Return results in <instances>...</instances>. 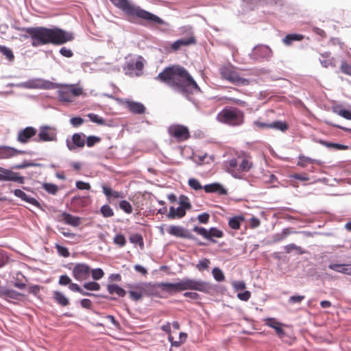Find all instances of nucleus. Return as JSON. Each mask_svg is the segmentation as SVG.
Segmentation results:
<instances>
[{
  "mask_svg": "<svg viewBox=\"0 0 351 351\" xmlns=\"http://www.w3.org/2000/svg\"><path fill=\"white\" fill-rule=\"evenodd\" d=\"M36 133L37 130L36 128L30 126L27 127L19 132L17 140L21 143H27L29 141L31 138L36 134Z\"/></svg>",
  "mask_w": 351,
  "mask_h": 351,
  "instance_id": "obj_14",
  "label": "nucleus"
},
{
  "mask_svg": "<svg viewBox=\"0 0 351 351\" xmlns=\"http://www.w3.org/2000/svg\"><path fill=\"white\" fill-rule=\"evenodd\" d=\"M0 52H1L2 54H3L10 61H12L14 58L12 51L5 46L0 45Z\"/></svg>",
  "mask_w": 351,
  "mask_h": 351,
  "instance_id": "obj_39",
  "label": "nucleus"
},
{
  "mask_svg": "<svg viewBox=\"0 0 351 351\" xmlns=\"http://www.w3.org/2000/svg\"><path fill=\"white\" fill-rule=\"evenodd\" d=\"M107 289L110 294L116 293L119 297H124L126 293L125 291L123 288L116 284L108 285Z\"/></svg>",
  "mask_w": 351,
  "mask_h": 351,
  "instance_id": "obj_30",
  "label": "nucleus"
},
{
  "mask_svg": "<svg viewBox=\"0 0 351 351\" xmlns=\"http://www.w3.org/2000/svg\"><path fill=\"white\" fill-rule=\"evenodd\" d=\"M252 167V163L247 159H241L240 163H239V174L241 172H246L250 170Z\"/></svg>",
  "mask_w": 351,
  "mask_h": 351,
  "instance_id": "obj_37",
  "label": "nucleus"
},
{
  "mask_svg": "<svg viewBox=\"0 0 351 351\" xmlns=\"http://www.w3.org/2000/svg\"><path fill=\"white\" fill-rule=\"evenodd\" d=\"M223 235V233L221 230L216 228H211L208 230V237H206V239L215 243L216 241L213 238H221Z\"/></svg>",
  "mask_w": 351,
  "mask_h": 351,
  "instance_id": "obj_31",
  "label": "nucleus"
},
{
  "mask_svg": "<svg viewBox=\"0 0 351 351\" xmlns=\"http://www.w3.org/2000/svg\"><path fill=\"white\" fill-rule=\"evenodd\" d=\"M178 40L180 41V44H181L182 46H188L195 43V38L193 36H191L188 38H180Z\"/></svg>",
  "mask_w": 351,
  "mask_h": 351,
  "instance_id": "obj_63",
  "label": "nucleus"
},
{
  "mask_svg": "<svg viewBox=\"0 0 351 351\" xmlns=\"http://www.w3.org/2000/svg\"><path fill=\"white\" fill-rule=\"evenodd\" d=\"M168 232L173 236L180 238L189 239L193 241H197V238L193 236L187 229L179 226H171Z\"/></svg>",
  "mask_w": 351,
  "mask_h": 351,
  "instance_id": "obj_13",
  "label": "nucleus"
},
{
  "mask_svg": "<svg viewBox=\"0 0 351 351\" xmlns=\"http://www.w3.org/2000/svg\"><path fill=\"white\" fill-rule=\"evenodd\" d=\"M17 30L29 33L31 36L32 46L38 47L48 44L63 45L73 40V33L58 27L47 28L45 27H15Z\"/></svg>",
  "mask_w": 351,
  "mask_h": 351,
  "instance_id": "obj_2",
  "label": "nucleus"
},
{
  "mask_svg": "<svg viewBox=\"0 0 351 351\" xmlns=\"http://www.w3.org/2000/svg\"><path fill=\"white\" fill-rule=\"evenodd\" d=\"M189 185L190 186L191 188L195 191L204 189V187H202V185L200 184L199 182L195 178L189 179Z\"/></svg>",
  "mask_w": 351,
  "mask_h": 351,
  "instance_id": "obj_56",
  "label": "nucleus"
},
{
  "mask_svg": "<svg viewBox=\"0 0 351 351\" xmlns=\"http://www.w3.org/2000/svg\"><path fill=\"white\" fill-rule=\"evenodd\" d=\"M101 141V138L96 136H89L86 138V145L88 147H93L96 143Z\"/></svg>",
  "mask_w": 351,
  "mask_h": 351,
  "instance_id": "obj_54",
  "label": "nucleus"
},
{
  "mask_svg": "<svg viewBox=\"0 0 351 351\" xmlns=\"http://www.w3.org/2000/svg\"><path fill=\"white\" fill-rule=\"evenodd\" d=\"M262 46H256L253 49L252 56L254 59H258L259 58H262Z\"/></svg>",
  "mask_w": 351,
  "mask_h": 351,
  "instance_id": "obj_60",
  "label": "nucleus"
},
{
  "mask_svg": "<svg viewBox=\"0 0 351 351\" xmlns=\"http://www.w3.org/2000/svg\"><path fill=\"white\" fill-rule=\"evenodd\" d=\"M318 143L329 149H334L336 150H347L348 149V145L327 142L326 141L319 140Z\"/></svg>",
  "mask_w": 351,
  "mask_h": 351,
  "instance_id": "obj_28",
  "label": "nucleus"
},
{
  "mask_svg": "<svg viewBox=\"0 0 351 351\" xmlns=\"http://www.w3.org/2000/svg\"><path fill=\"white\" fill-rule=\"evenodd\" d=\"M285 250L286 253H290L293 250H296L299 254H302L304 252L301 247L298 246L293 243L286 245L285 247Z\"/></svg>",
  "mask_w": 351,
  "mask_h": 351,
  "instance_id": "obj_46",
  "label": "nucleus"
},
{
  "mask_svg": "<svg viewBox=\"0 0 351 351\" xmlns=\"http://www.w3.org/2000/svg\"><path fill=\"white\" fill-rule=\"evenodd\" d=\"M168 132L169 134L178 141H185L190 137V133L189 129L182 125H171Z\"/></svg>",
  "mask_w": 351,
  "mask_h": 351,
  "instance_id": "obj_9",
  "label": "nucleus"
},
{
  "mask_svg": "<svg viewBox=\"0 0 351 351\" xmlns=\"http://www.w3.org/2000/svg\"><path fill=\"white\" fill-rule=\"evenodd\" d=\"M60 89L58 90V99L61 101H72L73 97H77L83 93L81 87L76 86L75 84H60Z\"/></svg>",
  "mask_w": 351,
  "mask_h": 351,
  "instance_id": "obj_6",
  "label": "nucleus"
},
{
  "mask_svg": "<svg viewBox=\"0 0 351 351\" xmlns=\"http://www.w3.org/2000/svg\"><path fill=\"white\" fill-rule=\"evenodd\" d=\"M221 77L234 84H246L247 80L241 77L231 66H224L220 69Z\"/></svg>",
  "mask_w": 351,
  "mask_h": 351,
  "instance_id": "obj_7",
  "label": "nucleus"
},
{
  "mask_svg": "<svg viewBox=\"0 0 351 351\" xmlns=\"http://www.w3.org/2000/svg\"><path fill=\"white\" fill-rule=\"evenodd\" d=\"M346 265L347 264H330L328 267L333 271L346 274Z\"/></svg>",
  "mask_w": 351,
  "mask_h": 351,
  "instance_id": "obj_41",
  "label": "nucleus"
},
{
  "mask_svg": "<svg viewBox=\"0 0 351 351\" xmlns=\"http://www.w3.org/2000/svg\"><path fill=\"white\" fill-rule=\"evenodd\" d=\"M144 64L141 60H136L135 62H130L128 67L130 69H136L137 71H141L143 69Z\"/></svg>",
  "mask_w": 351,
  "mask_h": 351,
  "instance_id": "obj_57",
  "label": "nucleus"
},
{
  "mask_svg": "<svg viewBox=\"0 0 351 351\" xmlns=\"http://www.w3.org/2000/svg\"><path fill=\"white\" fill-rule=\"evenodd\" d=\"M204 189L206 193H217L219 195L227 194V190L219 183L206 184L204 186Z\"/></svg>",
  "mask_w": 351,
  "mask_h": 351,
  "instance_id": "obj_19",
  "label": "nucleus"
},
{
  "mask_svg": "<svg viewBox=\"0 0 351 351\" xmlns=\"http://www.w3.org/2000/svg\"><path fill=\"white\" fill-rule=\"evenodd\" d=\"M39 84L40 86H39V88L41 89H55L57 88H59L60 86V84H56L48 80H44L42 79H40Z\"/></svg>",
  "mask_w": 351,
  "mask_h": 351,
  "instance_id": "obj_34",
  "label": "nucleus"
},
{
  "mask_svg": "<svg viewBox=\"0 0 351 351\" xmlns=\"http://www.w3.org/2000/svg\"><path fill=\"white\" fill-rule=\"evenodd\" d=\"M130 298L134 301H138L143 297L139 290L134 289L128 292Z\"/></svg>",
  "mask_w": 351,
  "mask_h": 351,
  "instance_id": "obj_55",
  "label": "nucleus"
},
{
  "mask_svg": "<svg viewBox=\"0 0 351 351\" xmlns=\"http://www.w3.org/2000/svg\"><path fill=\"white\" fill-rule=\"evenodd\" d=\"M43 186L50 194L55 195L58 192V186L56 184L45 183Z\"/></svg>",
  "mask_w": 351,
  "mask_h": 351,
  "instance_id": "obj_53",
  "label": "nucleus"
},
{
  "mask_svg": "<svg viewBox=\"0 0 351 351\" xmlns=\"http://www.w3.org/2000/svg\"><path fill=\"white\" fill-rule=\"evenodd\" d=\"M84 119L80 117H72L70 119V123L75 128H77L84 123Z\"/></svg>",
  "mask_w": 351,
  "mask_h": 351,
  "instance_id": "obj_58",
  "label": "nucleus"
},
{
  "mask_svg": "<svg viewBox=\"0 0 351 351\" xmlns=\"http://www.w3.org/2000/svg\"><path fill=\"white\" fill-rule=\"evenodd\" d=\"M90 273V268L85 263H77L73 269L74 278L79 281L86 280Z\"/></svg>",
  "mask_w": 351,
  "mask_h": 351,
  "instance_id": "obj_11",
  "label": "nucleus"
},
{
  "mask_svg": "<svg viewBox=\"0 0 351 351\" xmlns=\"http://www.w3.org/2000/svg\"><path fill=\"white\" fill-rule=\"evenodd\" d=\"M232 286L237 292L243 291L245 289V283L241 280H234L232 282Z\"/></svg>",
  "mask_w": 351,
  "mask_h": 351,
  "instance_id": "obj_45",
  "label": "nucleus"
},
{
  "mask_svg": "<svg viewBox=\"0 0 351 351\" xmlns=\"http://www.w3.org/2000/svg\"><path fill=\"white\" fill-rule=\"evenodd\" d=\"M304 295H292L289 298L288 302L291 304H300L304 299Z\"/></svg>",
  "mask_w": 351,
  "mask_h": 351,
  "instance_id": "obj_61",
  "label": "nucleus"
},
{
  "mask_svg": "<svg viewBox=\"0 0 351 351\" xmlns=\"http://www.w3.org/2000/svg\"><path fill=\"white\" fill-rule=\"evenodd\" d=\"M159 287L167 291H181L191 289L208 293L213 289V286L210 282L191 278H184L175 283L162 282L159 285Z\"/></svg>",
  "mask_w": 351,
  "mask_h": 351,
  "instance_id": "obj_4",
  "label": "nucleus"
},
{
  "mask_svg": "<svg viewBox=\"0 0 351 351\" xmlns=\"http://www.w3.org/2000/svg\"><path fill=\"white\" fill-rule=\"evenodd\" d=\"M83 287L89 291H99L100 285L96 282H86L83 285Z\"/></svg>",
  "mask_w": 351,
  "mask_h": 351,
  "instance_id": "obj_52",
  "label": "nucleus"
},
{
  "mask_svg": "<svg viewBox=\"0 0 351 351\" xmlns=\"http://www.w3.org/2000/svg\"><path fill=\"white\" fill-rule=\"evenodd\" d=\"M322 58L320 59V63L324 67L335 66V58L330 57L329 52H325L321 54Z\"/></svg>",
  "mask_w": 351,
  "mask_h": 351,
  "instance_id": "obj_25",
  "label": "nucleus"
},
{
  "mask_svg": "<svg viewBox=\"0 0 351 351\" xmlns=\"http://www.w3.org/2000/svg\"><path fill=\"white\" fill-rule=\"evenodd\" d=\"M313 163H317L319 164V161L313 159L306 156H300L299 157V161L298 162V165L302 167H305L307 164H313Z\"/></svg>",
  "mask_w": 351,
  "mask_h": 351,
  "instance_id": "obj_35",
  "label": "nucleus"
},
{
  "mask_svg": "<svg viewBox=\"0 0 351 351\" xmlns=\"http://www.w3.org/2000/svg\"><path fill=\"white\" fill-rule=\"evenodd\" d=\"M179 204L180 206L184 208V210L190 209L191 208V204L189 202V198L185 195H180L179 198Z\"/></svg>",
  "mask_w": 351,
  "mask_h": 351,
  "instance_id": "obj_42",
  "label": "nucleus"
},
{
  "mask_svg": "<svg viewBox=\"0 0 351 351\" xmlns=\"http://www.w3.org/2000/svg\"><path fill=\"white\" fill-rule=\"evenodd\" d=\"M85 134L83 133H75L72 136V139L70 141L67 139L66 141V146L70 151H74L77 147L82 148L84 147L86 141H85Z\"/></svg>",
  "mask_w": 351,
  "mask_h": 351,
  "instance_id": "obj_12",
  "label": "nucleus"
},
{
  "mask_svg": "<svg viewBox=\"0 0 351 351\" xmlns=\"http://www.w3.org/2000/svg\"><path fill=\"white\" fill-rule=\"evenodd\" d=\"M182 95L194 91H200L196 82L189 72L180 66H169L160 72L155 78Z\"/></svg>",
  "mask_w": 351,
  "mask_h": 351,
  "instance_id": "obj_1",
  "label": "nucleus"
},
{
  "mask_svg": "<svg viewBox=\"0 0 351 351\" xmlns=\"http://www.w3.org/2000/svg\"><path fill=\"white\" fill-rule=\"evenodd\" d=\"M265 324L271 328H273L275 330L276 333L279 337H281L285 335L284 330L282 328V324L277 322L276 319L271 318L267 319L265 320Z\"/></svg>",
  "mask_w": 351,
  "mask_h": 351,
  "instance_id": "obj_21",
  "label": "nucleus"
},
{
  "mask_svg": "<svg viewBox=\"0 0 351 351\" xmlns=\"http://www.w3.org/2000/svg\"><path fill=\"white\" fill-rule=\"evenodd\" d=\"M133 289L139 290L142 295H152L156 293V287L152 283L141 282L132 287Z\"/></svg>",
  "mask_w": 351,
  "mask_h": 351,
  "instance_id": "obj_15",
  "label": "nucleus"
},
{
  "mask_svg": "<svg viewBox=\"0 0 351 351\" xmlns=\"http://www.w3.org/2000/svg\"><path fill=\"white\" fill-rule=\"evenodd\" d=\"M40 79H33L28 80L25 82L19 83L15 85V86L18 88H39L40 84L39 82Z\"/></svg>",
  "mask_w": 351,
  "mask_h": 351,
  "instance_id": "obj_26",
  "label": "nucleus"
},
{
  "mask_svg": "<svg viewBox=\"0 0 351 351\" xmlns=\"http://www.w3.org/2000/svg\"><path fill=\"white\" fill-rule=\"evenodd\" d=\"M88 117L89 118L90 121L95 123L98 125H106V121L100 117L99 115L94 114V113H89L88 114Z\"/></svg>",
  "mask_w": 351,
  "mask_h": 351,
  "instance_id": "obj_38",
  "label": "nucleus"
},
{
  "mask_svg": "<svg viewBox=\"0 0 351 351\" xmlns=\"http://www.w3.org/2000/svg\"><path fill=\"white\" fill-rule=\"evenodd\" d=\"M23 295L14 289H6L5 299L20 300Z\"/></svg>",
  "mask_w": 351,
  "mask_h": 351,
  "instance_id": "obj_36",
  "label": "nucleus"
},
{
  "mask_svg": "<svg viewBox=\"0 0 351 351\" xmlns=\"http://www.w3.org/2000/svg\"><path fill=\"white\" fill-rule=\"evenodd\" d=\"M304 38V36L299 34H287L282 40L285 45H291L294 41H300Z\"/></svg>",
  "mask_w": 351,
  "mask_h": 351,
  "instance_id": "obj_27",
  "label": "nucleus"
},
{
  "mask_svg": "<svg viewBox=\"0 0 351 351\" xmlns=\"http://www.w3.org/2000/svg\"><path fill=\"white\" fill-rule=\"evenodd\" d=\"M210 263V262L208 258L202 259L196 265V268L200 271L206 270L208 269Z\"/></svg>",
  "mask_w": 351,
  "mask_h": 351,
  "instance_id": "obj_44",
  "label": "nucleus"
},
{
  "mask_svg": "<svg viewBox=\"0 0 351 351\" xmlns=\"http://www.w3.org/2000/svg\"><path fill=\"white\" fill-rule=\"evenodd\" d=\"M265 128L285 132L288 129V125L284 121H275L271 123H265Z\"/></svg>",
  "mask_w": 351,
  "mask_h": 351,
  "instance_id": "obj_24",
  "label": "nucleus"
},
{
  "mask_svg": "<svg viewBox=\"0 0 351 351\" xmlns=\"http://www.w3.org/2000/svg\"><path fill=\"white\" fill-rule=\"evenodd\" d=\"M193 230L197 232L198 234L202 236L205 239L208 237V230L206 229L205 228L195 226Z\"/></svg>",
  "mask_w": 351,
  "mask_h": 351,
  "instance_id": "obj_62",
  "label": "nucleus"
},
{
  "mask_svg": "<svg viewBox=\"0 0 351 351\" xmlns=\"http://www.w3.org/2000/svg\"><path fill=\"white\" fill-rule=\"evenodd\" d=\"M130 241L132 243L138 244L141 247L143 246V239L141 234H134L130 237Z\"/></svg>",
  "mask_w": 351,
  "mask_h": 351,
  "instance_id": "obj_49",
  "label": "nucleus"
},
{
  "mask_svg": "<svg viewBox=\"0 0 351 351\" xmlns=\"http://www.w3.org/2000/svg\"><path fill=\"white\" fill-rule=\"evenodd\" d=\"M38 141H56L57 140V130L51 126L44 125L39 128Z\"/></svg>",
  "mask_w": 351,
  "mask_h": 351,
  "instance_id": "obj_8",
  "label": "nucleus"
},
{
  "mask_svg": "<svg viewBox=\"0 0 351 351\" xmlns=\"http://www.w3.org/2000/svg\"><path fill=\"white\" fill-rule=\"evenodd\" d=\"M100 212L104 217H110L114 215L113 210L107 204L101 207Z\"/></svg>",
  "mask_w": 351,
  "mask_h": 351,
  "instance_id": "obj_40",
  "label": "nucleus"
},
{
  "mask_svg": "<svg viewBox=\"0 0 351 351\" xmlns=\"http://www.w3.org/2000/svg\"><path fill=\"white\" fill-rule=\"evenodd\" d=\"M212 274L217 282H222L225 278L223 271L218 267H215L212 271Z\"/></svg>",
  "mask_w": 351,
  "mask_h": 351,
  "instance_id": "obj_43",
  "label": "nucleus"
},
{
  "mask_svg": "<svg viewBox=\"0 0 351 351\" xmlns=\"http://www.w3.org/2000/svg\"><path fill=\"white\" fill-rule=\"evenodd\" d=\"M186 215V210L182 207H178L175 208L173 206L169 208V212L167 214V217L170 219H174L176 218H182Z\"/></svg>",
  "mask_w": 351,
  "mask_h": 351,
  "instance_id": "obj_23",
  "label": "nucleus"
},
{
  "mask_svg": "<svg viewBox=\"0 0 351 351\" xmlns=\"http://www.w3.org/2000/svg\"><path fill=\"white\" fill-rule=\"evenodd\" d=\"M19 153V151L11 147H3L0 149V156L1 158H10Z\"/></svg>",
  "mask_w": 351,
  "mask_h": 351,
  "instance_id": "obj_33",
  "label": "nucleus"
},
{
  "mask_svg": "<svg viewBox=\"0 0 351 351\" xmlns=\"http://www.w3.org/2000/svg\"><path fill=\"white\" fill-rule=\"evenodd\" d=\"M14 194L16 197L21 198L22 200H23L27 203H29L38 208L40 207V204L35 198L29 196L28 195H27L25 192L21 191V189H15L14 191Z\"/></svg>",
  "mask_w": 351,
  "mask_h": 351,
  "instance_id": "obj_18",
  "label": "nucleus"
},
{
  "mask_svg": "<svg viewBox=\"0 0 351 351\" xmlns=\"http://www.w3.org/2000/svg\"><path fill=\"white\" fill-rule=\"evenodd\" d=\"M119 208L128 214H130L132 212V205L129 202L126 200H121L119 202Z\"/></svg>",
  "mask_w": 351,
  "mask_h": 351,
  "instance_id": "obj_47",
  "label": "nucleus"
},
{
  "mask_svg": "<svg viewBox=\"0 0 351 351\" xmlns=\"http://www.w3.org/2000/svg\"><path fill=\"white\" fill-rule=\"evenodd\" d=\"M90 273L92 275V278L95 280H98L102 278L103 276H104V272L101 268L93 269L92 270L90 269Z\"/></svg>",
  "mask_w": 351,
  "mask_h": 351,
  "instance_id": "obj_50",
  "label": "nucleus"
},
{
  "mask_svg": "<svg viewBox=\"0 0 351 351\" xmlns=\"http://www.w3.org/2000/svg\"><path fill=\"white\" fill-rule=\"evenodd\" d=\"M53 298L56 302L61 306H66L69 304V299L60 291H54Z\"/></svg>",
  "mask_w": 351,
  "mask_h": 351,
  "instance_id": "obj_29",
  "label": "nucleus"
},
{
  "mask_svg": "<svg viewBox=\"0 0 351 351\" xmlns=\"http://www.w3.org/2000/svg\"><path fill=\"white\" fill-rule=\"evenodd\" d=\"M251 293L249 291H240L237 293V298L242 301H247L250 298Z\"/></svg>",
  "mask_w": 351,
  "mask_h": 351,
  "instance_id": "obj_64",
  "label": "nucleus"
},
{
  "mask_svg": "<svg viewBox=\"0 0 351 351\" xmlns=\"http://www.w3.org/2000/svg\"><path fill=\"white\" fill-rule=\"evenodd\" d=\"M217 120L230 125H239L243 122V113L237 108H227L217 114Z\"/></svg>",
  "mask_w": 351,
  "mask_h": 351,
  "instance_id": "obj_5",
  "label": "nucleus"
},
{
  "mask_svg": "<svg viewBox=\"0 0 351 351\" xmlns=\"http://www.w3.org/2000/svg\"><path fill=\"white\" fill-rule=\"evenodd\" d=\"M243 221L244 218L243 217L235 216L230 219L228 225L231 228L234 230H238L240 228L241 223L243 222Z\"/></svg>",
  "mask_w": 351,
  "mask_h": 351,
  "instance_id": "obj_32",
  "label": "nucleus"
},
{
  "mask_svg": "<svg viewBox=\"0 0 351 351\" xmlns=\"http://www.w3.org/2000/svg\"><path fill=\"white\" fill-rule=\"evenodd\" d=\"M62 219L65 223L73 227L78 226L81 222V219L80 217L73 216L72 215L67 213H63L62 214Z\"/></svg>",
  "mask_w": 351,
  "mask_h": 351,
  "instance_id": "obj_22",
  "label": "nucleus"
},
{
  "mask_svg": "<svg viewBox=\"0 0 351 351\" xmlns=\"http://www.w3.org/2000/svg\"><path fill=\"white\" fill-rule=\"evenodd\" d=\"M0 180L12 181L19 184H23L25 182V178L21 176L17 172H14L10 169H6L0 167Z\"/></svg>",
  "mask_w": 351,
  "mask_h": 351,
  "instance_id": "obj_10",
  "label": "nucleus"
},
{
  "mask_svg": "<svg viewBox=\"0 0 351 351\" xmlns=\"http://www.w3.org/2000/svg\"><path fill=\"white\" fill-rule=\"evenodd\" d=\"M292 232L289 228L284 229L281 232L278 233L275 235L274 240L276 241H280L285 239L288 235H289Z\"/></svg>",
  "mask_w": 351,
  "mask_h": 351,
  "instance_id": "obj_51",
  "label": "nucleus"
},
{
  "mask_svg": "<svg viewBox=\"0 0 351 351\" xmlns=\"http://www.w3.org/2000/svg\"><path fill=\"white\" fill-rule=\"evenodd\" d=\"M126 105L130 112L134 114H143L145 111V107L143 104L140 102L127 101Z\"/></svg>",
  "mask_w": 351,
  "mask_h": 351,
  "instance_id": "obj_20",
  "label": "nucleus"
},
{
  "mask_svg": "<svg viewBox=\"0 0 351 351\" xmlns=\"http://www.w3.org/2000/svg\"><path fill=\"white\" fill-rule=\"evenodd\" d=\"M117 8L122 10L129 16H136L148 23L162 25L164 21L158 16L147 11L132 3L129 0H110Z\"/></svg>",
  "mask_w": 351,
  "mask_h": 351,
  "instance_id": "obj_3",
  "label": "nucleus"
},
{
  "mask_svg": "<svg viewBox=\"0 0 351 351\" xmlns=\"http://www.w3.org/2000/svg\"><path fill=\"white\" fill-rule=\"evenodd\" d=\"M113 243L119 247H123L126 243L125 237L121 234H117L113 239Z\"/></svg>",
  "mask_w": 351,
  "mask_h": 351,
  "instance_id": "obj_48",
  "label": "nucleus"
},
{
  "mask_svg": "<svg viewBox=\"0 0 351 351\" xmlns=\"http://www.w3.org/2000/svg\"><path fill=\"white\" fill-rule=\"evenodd\" d=\"M103 193L106 196L107 199L110 201L114 199H123L125 197V195L123 192H118L116 191H113L111 188L102 185L101 186Z\"/></svg>",
  "mask_w": 351,
  "mask_h": 351,
  "instance_id": "obj_17",
  "label": "nucleus"
},
{
  "mask_svg": "<svg viewBox=\"0 0 351 351\" xmlns=\"http://www.w3.org/2000/svg\"><path fill=\"white\" fill-rule=\"evenodd\" d=\"M226 167L227 171L232 174V176L234 178H240L241 177V176L239 175V162L237 160L231 159L230 160L226 162Z\"/></svg>",
  "mask_w": 351,
  "mask_h": 351,
  "instance_id": "obj_16",
  "label": "nucleus"
},
{
  "mask_svg": "<svg viewBox=\"0 0 351 351\" xmlns=\"http://www.w3.org/2000/svg\"><path fill=\"white\" fill-rule=\"evenodd\" d=\"M335 112L344 119L351 120V111L349 110L341 109L339 110H336Z\"/></svg>",
  "mask_w": 351,
  "mask_h": 351,
  "instance_id": "obj_59",
  "label": "nucleus"
}]
</instances>
